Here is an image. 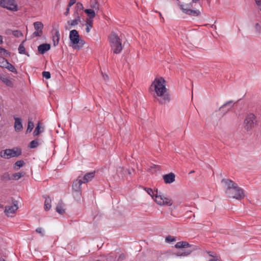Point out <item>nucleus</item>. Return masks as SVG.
I'll return each mask as SVG.
<instances>
[{"mask_svg":"<svg viewBox=\"0 0 261 261\" xmlns=\"http://www.w3.org/2000/svg\"><path fill=\"white\" fill-rule=\"evenodd\" d=\"M192 252L191 250H188L186 251L182 252L181 253L178 254V256H187L189 255Z\"/></svg>","mask_w":261,"mask_h":261,"instance_id":"nucleus-41","label":"nucleus"},{"mask_svg":"<svg viewBox=\"0 0 261 261\" xmlns=\"http://www.w3.org/2000/svg\"><path fill=\"white\" fill-rule=\"evenodd\" d=\"M36 231L40 234L41 236H44V230L43 229L41 228V227H38L36 229Z\"/></svg>","mask_w":261,"mask_h":261,"instance_id":"nucleus-43","label":"nucleus"},{"mask_svg":"<svg viewBox=\"0 0 261 261\" xmlns=\"http://www.w3.org/2000/svg\"><path fill=\"white\" fill-rule=\"evenodd\" d=\"M208 254H209V255H210V256L214 257V256L212 254V253H211V252H208Z\"/></svg>","mask_w":261,"mask_h":261,"instance_id":"nucleus-56","label":"nucleus"},{"mask_svg":"<svg viewBox=\"0 0 261 261\" xmlns=\"http://www.w3.org/2000/svg\"><path fill=\"white\" fill-rule=\"evenodd\" d=\"M22 153L21 149L18 147H15L12 149H6L0 151L1 158L9 159L12 158L17 157Z\"/></svg>","mask_w":261,"mask_h":261,"instance_id":"nucleus-6","label":"nucleus"},{"mask_svg":"<svg viewBox=\"0 0 261 261\" xmlns=\"http://www.w3.org/2000/svg\"><path fill=\"white\" fill-rule=\"evenodd\" d=\"M0 80L7 86L12 87L13 83L11 80L4 76L0 75Z\"/></svg>","mask_w":261,"mask_h":261,"instance_id":"nucleus-20","label":"nucleus"},{"mask_svg":"<svg viewBox=\"0 0 261 261\" xmlns=\"http://www.w3.org/2000/svg\"><path fill=\"white\" fill-rule=\"evenodd\" d=\"M2 60V64L1 65V66L2 67H4V68H6V66H5V64L4 63L5 61H8L7 60H6L5 58H2L1 59Z\"/></svg>","mask_w":261,"mask_h":261,"instance_id":"nucleus-47","label":"nucleus"},{"mask_svg":"<svg viewBox=\"0 0 261 261\" xmlns=\"http://www.w3.org/2000/svg\"><path fill=\"white\" fill-rule=\"evenodd\" d=\"M83 9H84V7L82 3L78 2L76 4V7H75V11H79L80 12H82V10H83Z\"/></svg>","mask_w":261,"mask_h":261,"instance_id":"nucleus-35","label":"nucleus"},{"mask_svg":"<svg viewBox=\"0 0 261 261\" xmlns=\"http://www.w3.org/2000/svg\"><path fill=\"white\" fill-rule=\"evenodd\" d=\"M82 13V12H80L75 10V11L73 14V17H74V19L81 20V15Z\"/></svg>","mask_w":261,"mask_h":261,"instance_id":"nucleus-37","label":"nucleus"},{"mask_svg":"<svg viewBox=\"0 0 261 261\" xmlns=\"http://www.w3.org/2000/svg\"><path fill=\"white\" fill-rule=\"evenodd\" d=\"M56 211L60 214H63L65 213V211L63 209L61 204L59 203L56 207Z\"/></svg>","mask_w":261,"mask_h":261,"instance_id":"nucleus-34","label":"nucleus"},{"mask_svg":"<svg viewBox=\"0 0 261 261\" xmlns=\"http://www.w3.org/2000/svg\"><path fill=\"white\" fill-rule=\"evenodd\" d=\"M256 5L261 11V0H254Z\"/></svg>","mask_w":261,"mask_h":261,"instance_id":"nucleus-45","label":"nucleus"},{"mask_svg":"<svg viewBox=\"0 0 261 261\" xmlns=\"http://www.w3.org/2000/svg\"><path fill=\"white\" fill-rule=\"evenodd\" d=\"M95 173V171L86 173L82 179L83 183L85 184L91 181L94 177Z\"/></svg>","mask_w":261,"mask_h":261,"instance_id":"nucleus-16","label":"nucleus"},{"mask_svg":"<svg viewBox=\"0 0 261 261\" xmlns=\"http://www.w3.org/2000/svg\"><path fill=\"white\" fill-rule=\"evenodd\" d=\"M3 205H2V204H0V208L3 207Z\"/></svg>","mask_w":261,"mask_h":261,"instance_id":"nucleus-59","label":"nucleus"},{"mask_svg":"<svg viewBox=\"0 0 261 261\" xmlns=\"http://www.w3.org/2000/svg\"><path fill=\"white\" fill-rule=\"evenodd\" d=\"M35 31L33 33V37H41L43 35V24L40 21L35 22L33 24Z\"/></svg>","mask_w":261,"mask_h":261,"instance_id":"nucleus-10","label":"nucleus"},{"mask_svg":"<svg viewBox=\"0 0 261 261\" xmlns=\"http://www.w3.org/2000/svg\"><path fill=\"white\" fill-rule=\"evenodd\" d=\"M0 6L11 11L18 10V5L15 0H0Z\"/></svg>","mask_w":261,"mask_h":261,"instance_id":"nucleus-9","label":"nucleus"},{"mask_svg":"<svg viewBox=\"0 0 261 261\" xmlns=\"http://www.w3.org/2000/svg\"><path fill=\"white\" fill-rule=\"evenodd\" d=\"M199 13H200V12L198 10H194L189 9L188 10H187V11H186V14H188L189 15H191V16H197L199 14Z\"/></svg>","mask_w":261,"mask_h":261,"instance_id":"nucleus-29","label":"nucleus"},{"mask_svg":"<svg viewBox=\"0 0 261 261\" xmlns=\"http://www.w3.org/2000/svg\"><path fill=\"white\" fill-rule=\"evenodd\" d=\"M221 182L225 184V193L228 197L239 200L244 198V190L237 184L229 179H222Z\"/></svg>","mask_w":261,"mask_h":261,"instance_id":"nucleus-2","label":"nucleus"},{"mask_svg":"<svg viewBox=\"0 0 261 261\" xmlns=\"http://www.w3.org/2000/svg\"><path fill=\"white\" fill-rule=\"evenodd\" d=\"M24 42V41H22V42H21L20 44V45H19V47L18 48V53L20 54H24V55H27L28 56H29V55L25 52V48L23 45Z\"/></svg>","mask_w":261,"mask_h":261,"instance_id":"nucleus-28","label":"nucleus"},{"mask_svg":"<svg viewBox=\"0 0 261 261\" xmlns=\"http://www.w3.org/2000/svg\"><path fill=\"white\" fill-rule=\"evenodd\" d=\"M69 11H70V7H68V6L67 8H66V11L64 12V15L65 16H67L69 13Z\"/></svg>","mask_w":261,"mask_h":261,"instance_id":"nucleus-49","label":"nucleus"},{"mask_svg":"<svg viewBox=\"0 0 261 261\" xmlns=\"http://www.w3.org/2000/svg\"><path fill=\"white\" fill-rule=\"evenodd\" d=\"M3 181H7L12 180V177L8 172L4 173L1 177Z\"/></svg>","mask_w":261,"mask_h":261,"instance_id":"nucleus-32","label":"nucleus"},{"mask_svg":"<svg viewBox=\"0 0 261 261\" xmlns=\"http://www.w3.org/2000/svg\"><path fill=\"white\" fill-rule=\"evenodd\" d=\"M50 48V45L48 43L41 44L38 46V50L39 53L42 55L44 54Z\"/></svg>","mask_w":261,"mask_h":261,"instance_id":"nucleus-14","label":"nucleus"},{"mask_svg":"<svg viewBox=\"0 0 261 261\" xmlns=\"http://www.w3.org/2000/svg\"><path fill=\"white\" fill-rule=\"evenodd\" d=\"M81 177L79 176L77 179L73 181L72 185V192L74 199L79 201L80 200L82 195L81 185L83 183Z\"/></svg>","mask_w":261,"mask_h":261,"instance_id":"nucleus-5","label":"nucleus"},{"mask_svg":"<svg viewBox=\"0 0 261 261\" xmlns=\"http://www.w3.org/2000/svg\"><path fill=\"white\" fill-rule=\"evenodd\" d=\"M51 199L49 197H47L45 198V200L44 201V210L45 211H48L51 208Z\"/></svg>","mask_w":261,"mask_h":261,"instance_id":"nucleus-26","label":"nucleus"},{"mask_svg":"<svg viewBox=\"0 0 261 261\" xmlns=\"http://www.w3.org/2000/svg\"><path fill=\"white\" fill-rule=\"evenodd\" d=\"M175 174L172 172L163 176V179L166 184L172 183L175 181Z\"/></svg>","mask_w":261,"mask_h":261,"instance_id":"nucleus-15","label":"nucleus"},{"mask_svg":"<svg viewBox=\"0 0 261 261\" xmlns=\"http://www.w3.org/2000/svg\"><path fill=\"white\" fill-rule=\"evenodd\" d=\"M42 76L46 79H49L50 77V73L48 71H43L42 72Z\"/></svg>","mask_w":261,"mask_h":261,"instance_id":"nucleus-42","label":"nucleus"},{"mask_svg":"<svg viewBox=\"0 0 261 261\" xmlns=\"http://www.w3.org/2000/svg\"><path fill=\"white\" fill-rule=\"evenodd\" d=\"M116 172L118 176H121L122 177L125 175L126 172H128L129 174H131L129 171L127 169H125L124 168L121 167H119L117 169Z\"/></svg>","mask_w":261,"mask_h":261,"instance_id":"nucleus-21","label":"nucleus"},{"mask_svg":"<svg viewBox=\"0 0 261 261\" xmlns=\"http://www.w3.org/2000/svg\"><path fill=\"white\" fill-rule=\"evenodd\" d=\"M90 7L92 9H93L94 11L96 10L97 12L99 10V4L98 0H91Z\"/></svg>","mask_w":261,"mask_h":261,"instance_id":"nucleus-25","label":"nucleus"},{"mask_svg":"<svg viewBox=\"0 0 261 261\" xmlns=\"http://www.w3.org/2000/svg\"><path fill=\"white\" fill-rule=\"evenodd\" d=\"M34 127V123L31 120H29L26 133L31 132L33 130Z\"/></svg>","mask_w":261,"mask_h":261,"instance_id":"nucleus-33","label":"nucleus"},{"mask_svg":"<svg viewBox=\"0 0 261 261\" xmlns=\"http://www.w3.org/2000/svg\"><path fill=\"white\" fill-rule=\"evenodd\" d=\"M199 0H192V3H197V2H198Z\"/></svg>","mask_w":261,"mask_h":261,"instance_id":"nucleus-53","label":"nucleus"},{"mask_svg":"<svg viewBox=\"0 0 261 261\" xmlns=\"http://www.w3.org/2000/svg\"><path fill=\"white\" fill-rule=\"evenodd\" d=\"M111 50L114 54H119L123 49L122 40L115 32H112L109 36Z\"/></svg>","mask_w":261,"mask_h":261,"instance_id":"nucleus-4","label":"nucleus"},{"mask_svg":"<svg viewBox=\"0 0 261 261\" xmlns=\"http://www.w3.org/2000/svg\"><path fill=\"white\" fill-rule=\"evenodd\" d=\"M69 39L73 45H76L75 48H82L84 44L83 40L80 39V36L78 32L76 30H72L69 33Z\"/></svg>","mask_w":261,"mask_h":261,"instance_id":"nucleus-7","label":"nucleus"},{"mask_svg":"<svg viewBox=\"0 0 261 261\" xmlns=\"http://www.w3.org/2000/svg\"><path fill=\"white\" fill-rule=\"evenodd\" d=\"M21 34V33H20V31H14L13 32V35H14V36H18V34Z\"/></svg>","mask_w":261,"mask_h":261,"instance_id":"nucleus-48","label":"nucleus"},{"mask_svg":"<svg viewBox=\"0 0 261 261\" xmlns=\"http://www.w3.org/2000/svg\"><path fill=\"white\" fill-rule=\"evenodd\" d=\"M144 190L154 199L155 202L159 205H172V200L168 197H165L161 192H158V189L153 191L151 188H145Z\"/></svg>","mask_w":261,"mask_h":261,"instance_id":"nucleus-3","label":"nucleus"},{"mask_svg":"<svg viewBox=\"0 0 261 261\" xmlns=\"http://www.w3.org/2000/svg\"><path fill=\"white\" fill-rule=\"evenodd\" d=\"M43 130H41L40 123H38L37 126L33 132V136L34 137L38 136L41 133H42Z\"/></svg>","mask_w":261,"mask_h":261,"instance_id":"nucleus-31","label":"nucleus"},{"mask_svg":"<svg viewBox=\"0 0 261 261\" xmlns=\"http://www.w3.org/2000/svg\"><path fill=\"white\" fill-rule=\"evenodd\" d=\"M18 208V207L16 204L10 206H7L5 207V213L7 216L9 217L14 214Z\"/></svg>","mask_w":261,"mask_h":261,"instance_id":"nucleus-11","label":"nucleus"},{"mask_svg":"<svg viewBox=\"0 0 261 261\" xmlns=\"http://www.w3.org/2000/svg\"><path fill=\"white\" fill-rule=\"evenodd\" d=\"M0 261H6L4 259L2 258L0 259Z\"/></svg>","mask_w":261,"mask_h":261,"instance_id":"nucleus-57","label":"nucleus"},{"mask_svg":"<svg viewBox=\"0 0 261 261\" xmlns=\"http://www.w3.org/2000/svg\"><path fill=\"white\" fill-rule=\"evenodd\" d=\"M3 43V37L0 35V44H2Z\"/></svg>","mask_w":261,"mask_h":261,"instance_id":"nucleus-52","label":"nucleus"},{"mask_svg":"<svg viewBox=\"0 0 261 261\" xmlns=\"http://www.w3.org/2000/svg\"><path fill=\"white\" fill-rule=\"evenodd\" d=\"M254 27L256 33L259 34L261 33V25L258 23H256Z\"/></svg>","mask_w":261,"mask_h":261,"instance_id":"nucleus-38","label":"nucleus"},{"mask_svg":"<svg viewBox=\"0 0 261 261\" xmlns=\"http://www.w3.org/2000/svg\"><path fill=\"white\" fill-rule=\"evenodd\" d=\"M60 34L59 31H56L55 35L53 36L54 45L57 46L59 42Z\"/></svg>","mask_w":261,"mask_h":261,"instance_id":"nucleus-22","label":"nucleus"},{"mask_svg":"<svg viewBox=\"0 0 261 261\" xmlns=\"http://www.w3.org/2000/svg\"><path fill=\"white\" fill-rule=\"evenodd\" d=\"M191 246L189 243L185 241L178 242L175 245L176 248H187Z\"/></svg>","mask_w":261,"mask_h":261,"instance_id":"nucleus-18","label":"nucleus"},{"mask_svg":"<svg viewBox=\"0 0 261 261\" xmlns=\"http://www.w3.org/2000/svg\"><path fill=\"white\" fill-rule=\"evenodd\" d=\"M76 0H70L69 4L68 5V7H70L73 5H74L76 3Z\"/></svg>","mask_w":261,"mask_h":261,"instance_id":"nucleus-46","label":"nucleus"},{"mask_svg":"<svg viewBox=\"0 0 261 261\" xmlns=\"http://www.w3.org/2000/svg\"><path fill=\"white\" fill-rule=\"evenodd\" d=\"M194 170H192V171H191L190 172V173H194Z\"/></svg>","mask_w":261,"mask_h":261,"instance_id":"nucleus-58","label":"nucleus"},{"mask_svg":"<svg viewBox=\"0 0 261 261\" xmlns=\"http://www.w3.org/2000/svg\"><path fill=\"white\" fill-rule=\"evenodd\" d=\"M233 106V101L232 100H230L224 103L220 108V111H222L224 112V114L226 113L227 112L231 110V109Z\"/></svg>","mask_w":261,"mask_h":261,"instance_id":"nucleus-12","label":"nucleus"},{"mask_svg":"<svg viewBox=\"0 0 261 261\" xmlns=\"http://www.w3.org/2000/svg\"><path fill=\"white\" fill-rule=\"evenodd\" d=\"M85 12L88 15L86 19H92L95 17V12L93 9H87L84 10Z\"/></svg>","mask_w":261,"mask_h":261,"instance_id":"nucleus-19","label":"nucleus"},{"mask_svg":"<svg viewBox=\"0 0 261 261\" xmlns=\"http://www.w3.org/2000/svg\"><path fill=\"white\" fill-rule=\"evenodd\" d=\"M14 128L16 132H20L23 128L21 119L19 118H14Z\"/></svg>","mask_w":261,"mask_h":261,"instance_id":"nucleus-17","label":"nucleus"},{"mask_svg":"<svg viewBox=\"0 0 261 261\" xmlns=\"http://www.w3.org/2000/svg\"><path fill=\"white\" fill-rule=\"evenodd\" d=\"M166 241L168 242H175L176 241V239L173 236H168L166 238Z\"/></svg>","mask_w":261,"mask_h":261,"instance_id":"nucleus-40","label":"nucleus"},{"mask_svg":"<svg viewBox=\"0 0 261 261\" xmlns=\"http://www.w3.org/2000/svg\"><path fill=\"white\" fill-rule=\"evenodd\" d=\"M3 52L4 53H7V51L5 48L0 47V53H2Z\"/></svg>","mask_w":261,"mask_h":261,"instance_id":"nucleus-51","label":"nucleus"},{"mask_svg":"<svg viewBox=\"0 0 261 261\" xmlns=\"http://www.w3.org/2000/svg\"><path fill=\"white\" fill-rule=\"evenodd\" d=\"M155 12H156V13H159V15H160V17L161 19L162 20V21H163V22H164V18H163V16H162V15L161 13V12H159V11H155Z\"/></svg>","mask_w":261,"mask_h":261,"instance_id":"nucleus-50","label":"nucleus"},{"mask_svg":"<svg viewBox=\"0 0 261 261\" xmlns=\"http://www.w3.org/2000/svg\"><path fill=\"white\" fill-rule=\"evenodd\" d=\"M125 258V255L124 253H121L119 255L117 260L118 261H122Z\"/></svg>","mask_w":261,"mask_h":261,"instance_id":"nucleus-44","label":"nucleus"},{"mask_svg":"<svg viewBox=\"0 0 261 261\" xmlns=\"http://www.w3.org/2000/svg\"><path fill=\"white\" fill-rule=\"evenodd\" d=\"M25 175V172H20L13 174L11 176L12 180H18Z\"/></svg>","mask_w":261,"mask_h":261,"instance_id":"nucleus-24","label":"nucleus"},{"mask_svg":"<svg viewBox=\"0 0 261 261\" xmlns=\"http://www.w3.org/2000/svg\"><path fill=\"white\" fill-rule=\"evenodd\" d=\"M24 165V162L22 160H19L16 162L14 165V168L15 170H18Z\"/></svg>","mask_w":261,"mask_h":261,"instance_id":"nucleus-30","label":"nucleus"},{"mask_svg":"<svg viewBox=\"0 0 261 261\" xmlns=\"http://www.w3.org/2000/svg\"><path fill=\"white\" fill-rule=\"evenodd\" d=\"M4 63L5 64V66H6V68L8 69L10 71L13 72L14 73H17V70L12 64H11L8 61H5Z\"/></svg>","mask_w":261,"mask_h":261,"instance_id":"nucleus-23","label":"nucleus"},{"mask_svg":"<svg viewBox=\"0 0 261 261\" xmlns=\"http://www.w3.org/2000/svg\"><path fill=\"white\" fill-rule=\"evenodd\" d=\"M208 261H217V260L216 259H210Z\"/></svg>","mask_w":261,"mask_h":261,"instance_id":"nucleus-55","label":"nucleus"},{"mask_svg":"<svg viewBox=\"0 0 261 261\" xmlns=\"http://www.w3.org/2000/svg\"><path fill=\"white\" fill-rule=\"evenodd\" d=\"M43 143V141L41 138H36L35 140L32 141L29 145V147L30 148L33 149L36 148L42 144Z\"/></svg>","mask_w":261,"mask_h":261,"instance_id":"nucleus-13","label":"nucleus"},{"mask_svg":"<svg viewBox=\"0 0 261 261\" xmlns=\"http://www.w3.org/2000/svg\"><path fill=\"white\" fill-rule=\"evenodd\" d=\"M165 80L163 77L156 78L151 85V88H153L155 93L154 97L160 104L166 105L170 101V95L166 93L167 89L165 85Z\"/></svg>","mask_w":261,"mask_h":261,"instance_id":"nucleus-1","label":"nucleus"},{"mask_svg":"<svg viewBox=\"0 0 261 261\" xmlns=\"http://www.w3.org/2000/svg\"><path fill=\"white\" fill-rule=\"evenodd\" d=\"M81 22V20L74 19L73 20L71 21H68L67 22L68 24L71 26H75L76 25H77L80 22Z\"/></svg>","mask_w":261,"mask_h":261,"instance_id":"nucleus-36","label":"nucleus"},{"mask_svg":"<svg viewBox=\"0 0 261 261\" xmlns=\"http://www.w3.org/2000/svg\"><path fill=\"white\" fill-rule=\"evenodd\" d=\"M256 122L255 116L252 113L249 114L244 121V128L247 131H250L254 127Z\"/></svg>","mask_w":261,"mask_h":261,"instance_id":"nucleus-8","label":"nucleus"},{"mask_svg":"<svg viewBox=\"0 0 261 261\" xmlns=\"http://www.w3.org/2000/svg\"><path fill=\"white\" fill-rule=\"evenodd\" d=\"M179 7H180V9L185 13H186V11H187V10H188L189 9V6L187 4H186V5H182V4L179 5Z\"/></svg>","mask_w":261,"mask_h":261,"instance_id":"nucleus-39","label":"nucleus"},{"mask_svg":"<svg viewBox=\"0 0 261 261\" xmlns=\"http://www.w3.org/2000/svg\"><path fill=\"white\" fill-rule=\"evenodd\" d=\"M93 20L92 19H86V31L87 33H89L90 31V29L92 28L93 27Z\"/></svg>","mask_w":261,"mask_h":261,"instance_id":"nucleus-27","label":"nucleus"},{"mask_svg":"<svg viewBox=\"0 0 261 261\" xmlns=\"http://www.w3.org/2000/svg\"><path fill=\"white\" fill-rule=\"evenodd\" d=\"M103 76L105 80H106V79H108V76L107 75H106L105 76L103 75Z\"/></svg>","mask_w":261,"mask_h":261,"instance_id":"nucleus-54","label":"nucleus"}]
</instances>
